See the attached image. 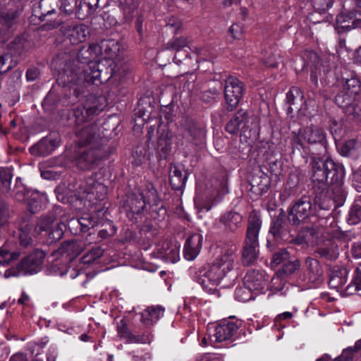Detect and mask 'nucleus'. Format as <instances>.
<instances>
[{
	"mask_svg": "<svg viewBox=\"0 0 361 361\" xmlns=\"http://www.w3.org/2000/svg\"><path fill=\"white\" fill-rule=\"evenodd\" d=\"M63 71L58 75L56 82L61 86L64 94L68 91L69 97H73L71 102L73 103L84 94V89L88 85H99L113 76H121L126 73V69L121 72L114 61L106 59L92 63L83 69L78 67L75 62L68 63Z\"/></svg>",
	"mask_w": 361,
	"mask_h": 361,
	"instance_id": "1",
	"label": "nucleus"
},
{
	"mask_svg": "<svg viewBox=\"0 0 361 361\" xmlns=\"http://www.w3.org/2000/svg\"><path fill=\"white\" fill-rule=\"evenodd\" d=\"M310 172L312 191L315 204L322 208H327L329 185L331 183L341 182L345 177V169L339 163H336L326 154L323 155L312 152L310 154Z\"/></svg>",
	"mask_w": 361,
	"mask_h": 361,
	"instance_id": "2",
	"label": "nucleus"
},
{
	"mask_svg": "<svg viewBox=\"0 0 361 361\" xmlns=\"http://www.w3.org/2000/svg\"><path fill=\"white\" fill-rule=\"evenodd\" d=\"M235 250H227L219 256L211 266L191 267L190 274L205 291L212 293L216 290V286H228V281L231 272L235 265Z\"/></svg>",
	"mask_w": 361,
	"mask_h": 361,
	"instance_id": "3",
	"label": "nucleus"
},
{
	"mask_svg": "<svg viewBox=\"0 0 361 361\" xmlns=\"http://www.w3.org/2000/svg\"><path fill=\"white\" fill-rule=\"evenodd\" d=\"M329 202V200L327 201V208H322L315 204L313 191L312 195H302L288 208L287 214L288 223L293 226H299L305 224L312 216H316L320 219H328L332 217Z\"/></svg>",
	"mask_w": 361,
	"mask_h": 361,
	"instance_id": "4",
	"label": "nucleus"
},
{
	"mask_svg": "<svg viewBox=\"0 0 361 361\" xmlns=\"http://www.w3.org/2000/svg\"><path fill=\"white\" fill-rule=\"evenodd\" d=\"M262 226V221L257 214L253 211L250 213L246 230L245 237L241 250L240 262L243 266L255 265L259 255V233Z\"/></svg>",
	"mask_w": 361,
	"mask_h": 361,
	"instance_id": "5",
	"label": "nucleus"
},
{
	"mask_svg": "<svg viewBox=\"0 0 361 361\" xmlns=\"http://www.w3.org/2000/svg\"><path fill=\"white\" fill-rule=\"evenodd\" d=\"M105 106L104 97L90 94L84 104L68 110L64 115L67 125L78 126L97 115Z\"/></svg>",
	"mask_w": 361,
	"mask_h": 361,
	"instance_id": "6",
	"label": "nucleus"
},
{
	"mask_svg": "<svg viewBox=\"0 0 361 361\" xmlns=\"http://www.w3.org/2000/svg\"><path fill=\"white\" fill-rule=\"evenodd\" d=\"M61 212L62 209L60 207H55L46 215L40 216L35 225V234L41 235L42 233H45L47 243L49 245L56 243L60 240L66 230V224L63 220H60L56 226H54L58 214Z\"/></svg>",
	"mask_w": 361,
	"mask_h": 361,
	"instance_id": "7",
	"label": "nucleus"
},
{
	"mask_svg": "<svg viewBox=\"0 0 361 361\" xmlns=\"http://www.w3.org/2000/svg\"><path fill=\"white\" fill-rule=\"evenodd\" d=\"M109 155L106 147H78L74 152L73 163L80 171H91L97 169L102 159Z\"/></svg>",
	"mask_w": 361,
	"mask_h": 361,
	"instance_id": "8",
	"label": "nucleus"
},
{
	"mask_svg": "<svg viewBox=\"0 0 361 361\" xmlns=\"http://www.w3.org/2000/svg\"><path fill=\"white\" fill-rule=\"evenodd\" d=\"M45 256L44 251L35 249L23 258L16 267L7 269L4 273V277H16L20 275L34 274L39 272L42 269Z\"/></svg>",
	"mask_w": 361,
	"mask_h": 361,
	"instance_id": "9",
	"label": "nucleus"
},
{
	"mask_svg": "<svg viewBox=\"0 0 361 361\" xmlns=\"http://www.w3.org/2000/svg\"><path fill=\"white\" fill-rule=\"evenodd\" d=\"M75 62L77 66L82 69L88 67L92 63H97L98 61H94L92 55L88 47H82L77 54V59H71V56L66 52H62L55 56L51 62V66L58 70V75L63 72V68L66 65L71 63Z\"/></svg>",
	"mask_w": 361,
	"mask_h": 361,
	"instance_id": "10",
	"label": "nucleus"
},
{
	"mask_svg": "<svg viewBox=\"0 0 361 361\" xmlns=\"http://www.w3.org/2000/svg\"><path fill=\"white\" fill-rule=\"evenodd\" d=\"M75 142L78 147H106L108 139L99 134V128L95 124H90L75 132Z\"/></svg>",
	"mask_w": 361,
	"mask_h": 361,
	"instance_id": "11",
	"label": "nucleus"
},
{
	"mask_svg": "<svg viewBox=\"0 0 361 361\" xmlns=\"http://www.w3.org/2000/svg\"><path fill=\"white\" fill-rule=\"evenodd\" d=\"M299 130L300 135L309 145L310 154L312 152H316L314 149V147H318V152H317V153H319L321 155L327 153L328 143L326 135L322 128L314 125H310Z\"/></svg>",
	"mask_w": 361,
	"mask_h": 361,
	"instance_id": "12",
	"label": "nucleus"
},
{
	"mask_svg": "<svg viewBox=\"0 0 361 361\" xmlns=\"http://www.w3.org/2000/svg\"><path fill=\"white\" fill-rule=\"evenodd\" d=\"M59 0H40L38 6L35 8L34 12L35 16L41 21H49L48 26L50 29L58 27L63 23L61 18L52 20V16L56 14L57 10L59 8Z\"/></svg>",
	"mask_w": 361,
	"mask_h": 361,
	"instance_id": "13",
	"label": "nucleus"
},
{
	"mask_svg": "<svg viewBox=\"0 0 361 361\" xmlns=\"http://www.w3.org/2000/svg\"><path fill=\"white\" fill-rule=\"evenodd\" d=\"M178 129L184 139L196 145L205 135L204 128L197 121L188 116L181 118L178 122Z\"/></svg>",
	"mask_w": 361,
	"mask_h": 361,
	"instance_id": "14",
	"label": "nucleus"
},
{
	"mask_svg": "<svg viewBox=\"0 0 361 361\" xmlns=\"http://www.w3.org/2000/svg\"><path fill=\"white\" fill-rule=\"evenodd\" d=\"M244 92L243 82L237 78L230 76L226 80L224 97L228 111H233L239 104Z\"/></svg>",
	"mask_w": 361,
	"mask_h": 361,
	"instance_id": "15",
	"label": "nucleus"
},
{
	"mask_svg": "<svg viewBox=\"0 0 361 361\" xmlns=\"http://www.w3.org/2000/svg\"><path fill=\"white\" fill-rule=\"evenodd\" d=\"M97 176V173H94L85 178V183L75 189L79 195L84 197L85 195H92L97 200H103L105 198L107 188L96 178Z\"/></svg>",
	"mask_w": 361,
	"mask_h": 361,
	"instance_id": "16",
	"label": "nucleus"
},
{
	"mask_svg": "<svg viewBox=\"0 0 361 361\" xmlns=\"http://www.w3.org/2000/svg\"><path fill=\"white\" fill-rule=\"evenodd\" d=\"M118 335L121 339H123L128 343H149L152 338V334L146 331L142 334H133L128 326V320L122 319L117 324Z\"/></svg>",
	"mask_w": 361,
	"mask_h": 361,
	"instance_id": "17",
	"label": "nucleus"
},
{
	"mask_svg": "<svg viewBox=\"0 0 361 361\" xmlns=\"http://www.w3.org/2000/svg\"><path fill=\"white\" fill-rule=\"evenodd\" d=\"M146 200L142 192H137L128 193L123 200L122 206L128 217L140 214L146 206Z\"/></svg>",
	"mask_w": 361,
	"mask_h": 361,
	"instance_id": "18",
	"label": "nucleus"
},
{
	"mask_svg": "<svg viewBox=\"0 0 361 361\" xmlns=\"http://www.w3.org/2000/svg\"><path fill=\"white\" fill-rule=\"evenodd\" d=\"M250 119L252 120V118L250 113L241 109L226 123L225 130L231 135L237 134L240 130L245 133L247 129L252 128L249 124Z\"/></svg>",
	"mask_w": 361,
	"mask_h": 361,
	"instance_id": "19",
	"label": "nucleus"
},
{
	"mask_svg": "<svg viewBox=\"0 0 361 361\" xmlns=\"http://www.w3.org/2000/svg\"><path fill=\"white\" fill-rule=\"evenodd\" d=\"M20 13L16 8H7L0 1V42L6 40V32L16 23Z\"/></svg>",
	"mask_w": 361,
	"mask_h": 361,
	"instance_id": "20",
	"label": "nucleus"
},
{
	"mask_svg": "<svg viewBox=\"0 0 361 361\" xmlns=\"http://www.w3.org/2000/svg\"><path fill=\"white\" fill-rule=\"evenodd\" d=\"M284 218L285 212L281 210V213L273 219L270 226L269 232L277 242L285 243L290 238V229Z\"/></svg>",
	"mask_w": 361,
	"mask_h": 361,
	"instance_id": "21",
	"label": "nucleus"
},
{
	"mask_svg": "<svg viewBox=\"0 0 361 361\" xmlns=\"http://www.w3.org/2000/svg\"><path fill=\"white\" fill-rule=\"evenodd\" d=\"M348 270L344 267L334 266L329 269V286L331 288L345 294L344 285L347 282Z\"/></svg>",
	"mask_w": 361,
	"mask_h": 361,
	"instance_id": "22",
	"label": "nucleus"
},
{
	"mask_svg": "<svg viewBox=\"0 0 361 361\" xmlns=\"http://www.w3.org/2000/svg\"><path fill=\"white\" fill-rule=\"evenodd\" d=\"M307 276L311 283L319 285L324 281V271L320 262L315 257H307L305 259Z\"/></svg>",
	"mask_w": 361,
	"mask_h": 361,
	"instance_id": "23",
	"label": "nucleus"
},
{
	"mask_svg": "<svg viewBox=\"0 0 361 361\" xmlns=\"http://www.w3.org/2000/svg\"><path fill=\"white\" fill-rule=\"evenodd\" d=\"M315 258H320L327 262H334L339 256V247L336 242L328 240L316 247L313 252Z\"/></svg>",
	"mask_w": 361,
	"mask_h": 361,
	"instance_id": "24",
	"label": "nucleus"
},
{
	"mask_svg": "<svg viewBox=\"0 0 361 361\" xmlns=\"http://www.w3.org/2000/svg\"><path fill=\"white\" fill-rule=\"evenodd\" d=\"M249 183L251 191L257 195H262L269 190L270 178L261 169H258L249 177Z\"/></svg>",
	"mask_w": 361,
	"mask_h": 361,
	"instance_id": "25",
	"label": "nucleus"
},
{
	"mask_svg": "<svg viewBox=\"0 0 361 361\" xmlns=\"http://www.w3.org/2000/svg\"><path fill=\"white\" fill-rule=\"evenodd\" d=\"M58 137L52 136L41 139L37 143L30 148L32 155L45 157L50 154L59 145Z\"/></svg>",
	"mask_w": 361,
	"mask_h": 361,
	"instance_id": "26",
	"label": "nucleus"
},
{
	"mask_svg": "<svg viewBox=\"0 0 361 361\" xmlns=\"http://www.w3.org/2000/svg\"><path fill=\"white\" fill-rule=\"evenodd\" d=\"M245 288L247 291L262 290L267 286V281L262 273L252 270L248 271L243 279Z\"/></svg>",
	"mask_w": 361,
	"mask_h": 361,
	"instance_id": "27",
	"label": "nucleus"
},
{
	"mask_svg": "<svg viewBox=\"0 0 361 361\" xmlns=\"http://www.w3.org/2000/svg\"><path fill=\"white\" fill-rule=\"evenodd\" d=\"M226 233H235L241 227L243 216L235 211H228L222 214L219 220Z\"/></svg>",
	"mask_w": 361,
	"mask_h": 361,
	"instance_id": "28",
	"label": "nucleus"
},
{
	"mask_svg": "<svg viewBox=\"0 0 361 361\" xmlns=\"http://www.w3.org/2000/svg\"><path fill=\"white\" fill-rule=\"evenodd\" d=\"M88 34V27L84 24L68 25L64 32V35L72 44L85 41Z\"/></svg>",
	"mask_w": 361,
	"mask_h": 361,
	"instance_id": "29",
	"label": "nucleus"
},
{
	"mask_svg": "<svg viewBox=\"0 0 361 361\" xmlns=\"http://www.w3.org/2000/svg\"><path fill=\"white\" fill-rule=\"evenodd\" d=\"M239 325L237 322L224 320L221 322L215 329V337L217 342H222L230 339L236 334Z\"/></svg>",
	"mask_w": 361,
	"mask_h": 361,
	"instance_id": "30",
	"label": "nucleus"
},
{
	"mask_svg": "<svg viewBox=\"0 0 361 361\" xmlns=\"http://www.w3.org/2000/svg\"><path fill=\"white\" fill-rule=\"evenodd\" d=\"M141 192L144 194L146 202L150 205L152 208V211H157V209H158V213H161V214H166V209L164 208L163 204H161V206L159 207L161 200L158 197L157 189L152 183H147Z\"/></svg>",
	"mask_w": 361,
	"mask_h": 361,
	"instance_id": "31",
	"label": "nucleus"
},
{
	"mask_svg": "<svg viewBox=\"0 0 361 361\" xmlns=\"http://www.w3.org/2000/svg\"><path fill=\"white\" fill-rule=\"evenodd\" d=\"M188 173L183 171V168L175 164H170L169 181L172 188L175 190H182L185 185Z\"/></svg>",
	"mask_w": 361,
	"mask_h": 361,
	"instance_id": "32",
	"label": "nucleus"
},
{
	"mask_svg": "<svg viewBox=\"0 0 361 361\" xmlns=\"http://www.w3.org/2000/svg\"><path fill=\"white\" fill-rule=\"evenodd\" d=\"M202 241V238L199 234H193L186 240L184 246V255L188 260L194 259L199 254Z\"/></svg>",
	"mask_w": 361,
	"mask_h": 361,
	"instance_id": "33",
	"label": "nucleus"
},
{
	"mask_svg": "<svg viewBox=\"0 0 361 361\" xmlns=\"http://www.w3.org/2000/svg\"><path fill=\"white\" fill-rule=\"evenodd\" d=\"M361 26V20L352 15L340 14L336 17V29L339 34Z\"/></svg>",
	"mask_w": 361,
	"mask_h": 361,
	"instance_id": "34",
	"label": "nucleus"
},
{
	"mask_svg": "<svg viewBox=\"0 0 361 361\" xmlns=\"http://www.w3.org/2000/svg\"><path fill=\"white\" fill-rule=\"evenodd\" d=\"M102 47L104 59H109L111 61L117 58L123 50V47L118 40L114 39H102Z\"/></svg>",
	"mask_w": 361,
	"mask_h": 361,
	"instance_id": "35",
	"label": "nucleus"
},
{
	"mask_svg": "<svg viewBox=\"0 0 361 361\" xmlns=\"http://www.w3.org/2000/svg\"><path fill=\"white\" fill-rule=\"evenodd\" d=\"M164 309L161 306L148 307L142 313L140 321L145 326H149L164 315Z\"/></svg>",
	"mask_w": 361,
	"mask_h": 361,
	"instance_id": "36",
	"label": "nucleus"
},
{
	"mask_svg": "<svg viewBox=\"0 0 361 361\" xmlns=\"http://www.w3.org/2000/svg\"><path fill=\"white\" fill-rule=\"evenodd\" d=\"M59 250L61 253H66L71 259H73L84 250V245L76 240H68L61 243Z\"/></svg>",
	"mask_w": 361,
	"mask_h": 361,
	"instance_id": "37",
	"label": "nucleus"
},
{
	"mask_svg": "<svg viewBox=\"0 0 361 361\" xmlns=\"http://www.w3.org/2000/svg\"><path fill=\"white\" fill-rule=\"evenodd\" d=\"M343 180L341 182L338 183H331L330 185H332L331 188V195L329 198V201H334V207L341 206L344 204L346 198V192L343 188ZM329 204L331 205V209L332 205L331 204V202H329Z\"/></svg>",
	"mask_w": 361,
	"mask_h": 361,
	"instance_id": "38",
	"label": "nucleus"
},
{
	"mask_svg": "<svg viewBox=\"0 0 361 361\" xmlns=\"http://www.w3.org/2000/svg\"><path fill=\"white\" fill-rule=\"evenodd\" d=\"M157 149L159 152L160 157L166 159L171 149V135L168 130H163L159 133Z\"/></svg>",
	"mask_w": 361,
	"mask_h": 361,
	"instance_id": "39",
	"label": "nucleus"
},
{
	"mask_svg": "<svg viewBox=\"0 0 361 361\" xmlns=\"http://www.w3.org/2000/svg\"><path fill=\"white\" fill-rule=\"evenodd\" d=\"M344 292L346 295L357 294L361 296V263L357 267L352 281L345 288Z\"/></svg>",
	"mask_w": 361,
	"mask_h": 361,
	"instance_id": "40",
	"label": "nucleus"
},
{
	"mask_svg": "<svg viewBox=\"0 0 361 361\" xmlns=\"http://www.w3.org/2000/svg\"><path fill=\"white\" fill-rule=\"evenodd\" d=\"M357 97L345 89L340 90L334 97V102L340 108L343 109V111L353 104Z\"/></svg>",
	"mask_w": 361,
	"mask_h": 361,
	"instance_id": "41",
	"label": "nucleus"
},
{
	"mask_svg": "<svg viewBox=\"0 0 361 361\" xmlns=\"http://www.w3.org/2000/svg\"><path fill=\"white\" fill-rule=\"evenodd\" d=\"M30 192L31 191L27 189L23 184L21 179L20 178H17L14 187L11 188V190L8 193H9L10 195L17 201L23 202L27 197H28Z\"/></svg>",
	"mask_w": 361,
	"mask_h": 361,
	"instance_id": "42",
	"label": "nucleus"
},
{
	"mask_svg": "<svg viewBox=\"0 0 361 361\" xmlns=\"http://www.w3.org/2000/svg\"><path fill=\"white\" fill-rule=\"evenodd\" d=\"M361 221V195L354 200L349 211L348 223L355 225Z\"/></svg>",
	"mask_w": 361,
	"mask_h": 361,
	"instance_id": "43",
	"label": "nucleus"
},
{
	"mask_svg": "<svg viewBox=\"0 0 361 361\" xmlns=\"http://www.w3.org/2000/svg\"><path fill=\"white\" fill-rule=\"evenodd\" d=\"M344 113L349 119L355 122H361V97H357Z\"/></svg>",
	"mask_w": 361,
	"mask_h": 361,
	"instance_id": "44",
	"label": "nucleus"
},
{
	"mask_svg": "<svg viewBox=\"0 0 361 361\" xmlns=\"http://www.w3.org/2000/svg\"><path fill=\"white\" fill-rule=\"evenodd\" d=\"M102 221V220L99 217V214L97 213H92L82 216L81 225L83 233L87 232L90 229H94V227L101 224Z\"/></svg>",
	"mask_w": 361,
	"mask_h": 361,
	"instance_id": "45",
	"label": "nucleus"
},
{
	"mask_svg": "<svg viewBox=\"0 0 361 361\" xmlns=\"http://www.w3.org/2000/svg\"><path fill=\"white\" fill-rule=\"evenodd\" d=\"M13 169L11 167L0 168V180L3 192L11 190V183L13 178Z\"/></svg>",
	"mask_w": 361,
	"mask_h": 361,
	"instance_id": "46",
	"label": "nucleus"
},
{
	"mask_svg": "<svg viewBox=\"0 0 361 361\" xmlns=\"http://www.w3.org/2000/svg\"><path fill=\"white\" fill-rule=\"evenodd\" d=\"M123 8L126 21L132 20L134 13L138 6V0H119Z\"/></svg>",
	"mask_w": 361,
	"mask_h": 361,
	"instance_id": "47",
	"label": "nucleus"
},
{
	"mask_svg": "<svg viewBox=\"0 0 361 361\" xmlns=\"http://www.w3.org/2000/svg\"><path fill=\"white\" fill-rule=\"evenodd\" d=\"M307 233H312V228L308 226L303 227L300 230L295 237L290 233V238L285 243L297 245H307L308 241L306 237Z\"/></svg>",
	"mask_w": 361,
	"mask_h": 361,
	"instance_id": "48",
	"label": "nucleus"
},
{
	"mask_svg": "<svg viewBox=\"0 0 361 361\" xmlns=\"http://www.w3.org/2000/svg\"><path fill=\"white\" fill-rule=\"evenodd\" d=\"M18 64V61L11 54L0 56V74L5 73Z\"/></svg>",
	"mask_w": 361,
	"mask_h": 361,
	"instance_id": "49",
	"label": "nucleus"
},
{
	"mask_svg": "<svg viewBox=\"0 0 361 361\" xmlns=\"http://www.w3.org/2000/svg\"><path fill=\"white\" fill-rule=\"evenodd\" d=\"M343 89L355 95L357 97H361L360 94L361 92V82L360 80L355 77L346 79L343 84Z\"/></svg>",
	"mask_w": 361,
	"mask_h": 361,
	"instance_id": "50",
	"label": "nucleus"
},
{
	"mask_svg": "<svg viewBox=\"0 0 361 361\" xmlns=\"http://www.w3.org/2000/svg\"><path fill=\"white\" fill-rule=\"evenodd\" d=\"M103 255L104 250L101 247H94L82 256V261L84 264H89L102 257Z\"/></svg>",
	"mask_w": 361,
	"mask_h": 361,
	"instance_id": "51",
	"label": "nucleus"
},
{
	"mask_svg": "<svg viewBox=\"0 0 361 361\" xmlns=\"http://www.w3.org/2000/svg\"><path fill=\"white\" fill-rule=\"evenodd\" d=\"M9 218L8 205L4 200L0 199V231L8 227Z\"/></svg>",
	"mask_w": 361,
	"mask_h": 361,
	"instance_id": "52",
	"label": "nucleus"
},
{
	"mask_svg": "<svg viewBox=\"0 0 361 361\" xmlns=\"http://www.w3.org/2000/svg\"><path fill=\"white\" fill-rule=\"evenodd\" d=\"M63 171V166H51L48 169L41 171V176L44 179H57L62 174Z\"/></svg>",
	"mask_w": 361,
	"mask_h": 361,
	"instance_id": "53",
	"label": "nucleus"
},
{
	"mask_svg": "<svg viewBox=\"0 0 361 361\" xmlns=\"http://www.w3.org/2000/svg\"><path fill=\"white\" fill-rule=\"evenodd\" d=\"M61 102L59 97L55 93L54 91H50L44 98L42 106L48 110L52 111L57 106L58 103Z\"/></svg>",
	"mask_w": 361,
	"mask_h": 361,
	"instance_id": "54",
	"label": "nucleus"
},
{
	"mask_svg": "<svg viewBox=\"0 0 361 361\" xmlns=\"http://www.w3.org/2000/svg\"><path fill=\"white\" fill-rule=\"evenodd\" d=\"M27 207L31 214H35L41 208V197L38 192L31 191L28 195Z\"/></svg>",
	"mask_w": 361,
	"mask_h": 361,
	"instance_id": "55",
	"label": "nucleus"
},
{
	"mask_svg": "<svg viewBox=\"0 0 361 361\" xmlns=\"http://www.w3.org/2000/svg\"><path fill=\"white\" fill-rule=\"evenodd\" d=\"M357 146V142L355 139H350L345 141L340 147V154L343 157H350L353 155Z\"/></svg>",
	"mask_w": 361,
	"mask_h": 361,
	"instance_id": "56",
	"label": "nucleus"
},
{
	"mask_svg": "<svg viewBox=\"0 0 361 361\" xmlns=\"http://www.w3.org/2000/svg\"><path fill=\"white\" fill-rule=\"evenodd\" d=\"M34 228L35 225L32 224L31 215L26 214L20 219L18 222L19 232L31 233Z\"/></svg>",
	"mask_w": 361,
	"mask_h": 361,
	"instance_id": "57",
	"label": "nucleus"
},
{
	"mask_svg": "<svg viewBox=\"0 0 361 361\" xmlns=\"http://www.w3.org/2000/svg\"><path fill=\"white\" fill-rule=\"evenodd\" d=\"M303 139L300 135V130L298 134H295L293 137L290 140V146L292 149V153L294 154H300L301 150H305L306 147L303 144ZM309 149V147H307Z\"/></svg>",
	"mask_w": 361,
	"mask_h": 361,
	"instance_id": "58",
	"label": "nucleus"
},
{
	"mask_svg": "<svg viewBox=\"0 0 361 361\" xmlns=\"http://www.w3.org/2000/svg\"><path fill=\"white\" fill-rule=\"evenodd\" d=\"M303 94L298 87H292L286 94L287 103L290 106L295 105L297 100H302Z\"/></svg>",
	"mask_w": 361,
	"mask_h": 361,
	"instance_id": "59",
	"label": "nucleus"
},
{
	"mask_svg": "<svg viewBox=\"0 0 361 361\" xmlns=\"http://www.w3.org/2000/svg\"><path fill=\"white\" fill-rule=\"evenodd\" d=\"M188 45L187 39L183 37H177L170 40L166 45V49L173 51H180Z\"/></svg>",
	"mask_w": 361,
	"mask_h": 361,
	"instance_id": "60",
	"label": "nucleus"
},
{
	"mask_svg": "<svg viewBox=\"0 0 361 361\" xmlns=\"http://www.w3.org/2000/svg\"><path fill=\"white\" fill-rule=\"evenodd\" d=\"M61 6L59 9L62 10L66 14L73 13L78 8L80 0H59Z\"/></svg>",
	"mask_w": 361,
	"mask_h": 361,
	"instance_id": "61",
	"label": "nucleus"
},
{
	"mask_svg": "<svg viewBox=\"0 0 361 361\" xmlns=\"http://www.w3.org/2000/svg\"><path fill=\"white\" fill-rule=\"evenodd\" d=\"M301 266L300 262L299 259H296L293 261H288L285 262L281 268V271L287 275H290L295 272V271L298 270Z\"/></svg>",
	"mask_w": 361,
	"mask_h": 361,
	"instance_id": "62",
	"label": "nucleus"
},
{
	"mask_svg": "<svg viewBox=\"0 0 361 361\" xmlns=\"http://www.w3.org/2000/svg\"><path fill=\"white\" fill-rule=\"evenodd\" d=\"M104 227L98 232V236L101 240L107 238L109 236L114 235L116 233V228L113 226L111 221H106L102 224Z\"/></svg>",
	"mask_w": 361,
	"mask_h": 361,
	"instance_id": "63",
	"label": "nucleus"
},
{
	"mask_svg": "<svg viewBox=\"0 0 361 361\" xmlns=\"http://www.w3.org/2000/svg\"><path fill=\"white\" fill-rule=\"evenodd\" d=\"M290 257L289 252L284 248L279 249L275 252L271 257V263L275 265H279L284 261L288 259Z\"/></svg>",
	"mask_w": 361,
	"mask_h": 361,
	"instance_id": "64",
	"label": "nucleus"
}]
</instances>
